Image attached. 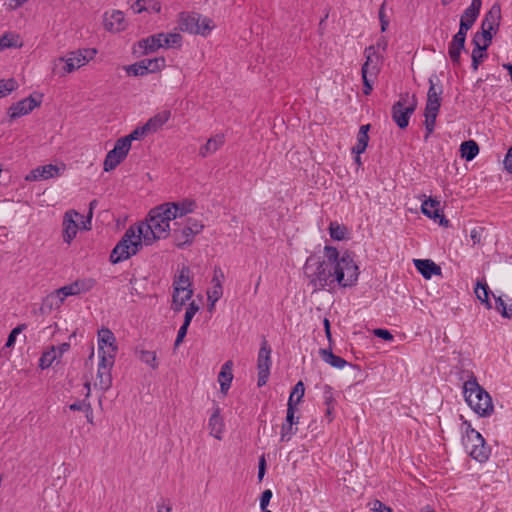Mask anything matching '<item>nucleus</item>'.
<instances>
[{"label":"nucleus","instance_id":"bb28decb","mask_svg":"<svg viewBox=\"0 0 512 512\" xmlns=\"http://www.w3.org/2000/svg\"><path fill=\"white\" fill-rule=\"evenodd\" d=\"M472 43L474 44V49L472 50L471 58L472 64L471 67L474 71L478 70L480 63L487 57V54L484 53L486 50L485 46H481L479 33H476L473 37Z\"/></svg>","mask_w":512,"mask_h":512},{"label":"nucleus","instance_id":"f704fd0d","mask_svg":"<svg viewBox=\"0 0 512 512\" xmlns=\"http://www.w3.org/2000/svg\"><path fill=\"white\" fill-rule=\"evenodd\" d=\"M66 298V296L62 295L59 288L50 293L49 295H47V297L44 300V305L47 306L49 309H58L64 303Z\"/></svg>","mask_w":512,"mask_h":512},{"label":"nucleus","instance_id":"864d4df0","mask_svg":"<svg viewBox=\"0 0 512 512\" xmlns=\"http://www.w3.org/2000/svg\"><path fill=\"white\" fill-rule=\"evenodd\" d=\"M323 399H324V404L326 407L335 408L336 399L334 398L333 389L331 386H329V385L324 386Z\"/></svg>","mask_w":512,"mask_h":512},{"label":"nucleus","instance_id":"c85d7f7f","mask_svg":"<svg viewBox=\"0 0 512 512\" xmlns=\"http://www.w3.org/2000/svg\"><path fill=\"white\" fill-rule=\"evenodd\" d=\"M171 117L170 110H162L158 112L156 115L151 117L145 125L147 126L150 133H154L158 131Z\"/></svg>","mask_w":512,"mask_h":512},{"label":"nucleus","instance_id":"8fccbe9b","mask_svg":"<svg viewBox=\"0 0 512 512\" xmlns=\"http://www.w3.org/2000/svg\"><path fill=\"white\" fill-rule=\"evenodd\" d=\"M478 18V15L464 11V13L461 16L460 19V27L461 30L468 31L473 24L475 23L476 19Z\"/></svg>","mask_w":512,"mask_h":512},{"label":"nucleus","instance_id":"bf43d9fd","mask_svg":"<svg viewBox=\"0 0 512 512\" xmlns=\"http://www.w3.org/2000/svg\"><path fill=\"white\" fill-rule=\"evenodd\" d=\"M69 409L72 411H83L85 413L90 412V403L85 399L82 401H77L69 405Z\"/></svg>","mask_w":512,"mask_h":512},{"label":"nucleus","instance_id":"69168bd1","mask_svg":"<svg viewBox=\"0 0 512 512\" xmlns=\"http://www.w3.org/2000/svg\"><path fill=\"white\" fill-rule=\"evenodd\" d=\"M147 12L159 13L161 11V3L158 0H145Z\"/></svg>","mask_w":512,"mask_h":512},{"label":"nucleus","instance_id":"f3484780","mask_svg":"<svg viewBox=\"0 0 512 512\" xmlns=\"http://www.w3.org/2000/svg\"><path fill=\"white\" fill-rule=\"evenodd\" d=\"M83 218L81 214L75 210H70L65 213L63 220V240L70 243L76 236L78 231L77 220Z\"/></svg>","mask_w":512,"mask_h":512},{"label":"nucleus","instance_id":"a211bd4d","mask_svg":"<svg viewBox=\"0 0 512 512\" xmlns=\"http://www.w3.org/2000/svg\"><path fill=\"white\" fill-rule=\"evenodd\" d=\"M295 405L287 404V415L286 420L281 426V441L286 442L297 432V428H293L294 425L298 424V417H295Z\"/></svg>","mask_w":512,"mask_h":512},{"label":"nucleus","instance_id":"cd10ccee","mask_svg":"<svg viewBox=\"0 0 512 512\" xmlns=\"http://www.w3.org/2000/svg\"><path fill=\"white\" fill-rule=\"evenodd\" d=\"M225 142V137L223 134H216L208 139L205 145L200 148L199 154L202 157H207L210 154L215 153L218 149H220Z\"/></svg>","mask_w":512,"mask_h":512},{"label":"nucleus","instance_id":"0eeeda50","mask_svg":"<svg viewBox=\"0 0 512 512\" xmlns=\"http://www.w3.org/2000/svg\"><path fill=\"white\" fill-rule=\"evenodd\" d=\"M174 226L172 230L174 244L181 249L190 246L195 236L201 233L204 228L202 222L195 218H187L181 224L175 222Z\"/></svg>","mask_w":512,"mask_h":512},{"label":"nucleus","instance_id":"b1692460","mask_svg":"<svg viewBox=\"0 0 512 512\" xmlns=\"http://www.w3.org/2000/svg\"><path fill=\"white\" fill-rule=\"evenodd\" d=\"M208 428L210 430V435L214 438L221 440L222 433L224 430V422L222 417L220 416V408L218 406L215 407L213 413L211 414L208 421Z\"/></svg>","mask_w":512,"mask_h":512},{"label":"nucleus","instance_id":"ea45409f","mask_svg":"<svg viewBox=\"0 0 512 512\" xmlns=\"http://www.w3.org/2000/svg\"><path fill=\"white\" fill-rule=\"evenodd\" d=\"M141 64L144 65L146 73H155L160 71L165 66V59L163 57L154 59H142Z\"/></svg>","mask_w":512,"mask_h":512},{"label":"nucleus","instance_id":"9b49d317","mask_svg":"<svg viewBox=\"0 0 512 512\" xmlns=\"http://www.w3.org/2000/svg\"><path fill=\"white\" fill-rule=\"evenodd\" d=\"M182 36L179 33H157L138 42L144 54H149L159 48H178L181 46Z\"/></svg>","mask_w":512,"mask_h":512},{"label":"nucleus","instance_id":"49530a36","mask_svg":"<svg viewBox=\"0 0 512 512\" xmlns=\"http://www.w3.org/2000/svg\"><path fill=\"white\" fill-rule=\"evenodd\" d=\"M464 48L465 47H461V45H457L456 43H454L452 41L449 43L448 55H449L452 63L455 66L460 65V55H461L462 50H464Z\"/></svg>","mask_w":512,"mask_h":512},{"label":"nucleus","instance_id":"20e7f679","mask_svg":"<svg viewBox=\"0 0 512 512\" xmlns=\"http://www.w3.org/2000/svg\"><path fill=\"white\" fill-rule=\"evenodd\" d=\"M143 236L136 226H130L110 254V261L117 264L135 255L143 246Z\"/></svg>","mask_w":512,"mask_h":512},{"label":"nucleus","instance_id":"a19ab883","mask_svg":"<svg viewBox=\"0 0 512 512\" xmlns=\"http://www.w3.org/2000/svg\"><path fill=\"white\" fill-rule=\"evenodd\" d=\"M329 234L332 239L341 241L346 238L347 228L336 221L331 222L329 225Z\"/></svg>","mask_w":512,"mask_h":512},{"label":"nucleus","instance_id":"37998d69","mask_svg":"<svg viewBox=\"0 0 512 512\" xmlns=\"http://www.w3.org/2000/svg\"><path fill=\"white\" fill-rule=\"evenodd\" d=\"M439 111H432V110H426L425 109V129H426V135L425 140L428 139V137L431 135V133L434 130L436 118Z\"/></svg>","mask_w":512,"mask_h":512},{"label":"nucleus","instance_id":"6e6d98bb","mask_svg":"<svg viewBox=\"0 0 512 512\" xmlns=\"http://www.w3.org/2000/svg\"><path fill=\"white\" fill-rule=\"evenodd\" d=\"M25 328H26L25 324H20L17 327H15L8 335L5 346L8 348L13 347L15 344L17 335L20 334Z\"/></svg>","mask_w":512,"mask_h":512},{"label":"nucleus","instance_id":"f03ea898","mask_svg":"<svg viewBox=\"0 0 512 512\" xmlns=\"http://www.w3.org/2000/svg\"><path fill=\"white\" fill-rule=\"evenodd\" d=\"M175 219L167 203L152 208L145 222L139 223L136 227L143 236L145 245H151L159 239H166L171 232L170 222Z\"/></svg>","mask_w":512,"mask_h":512},{"label":"nucleus","instance_id":"f8f14e48","mask_svg":"<svg viewBox=\"0 0 512 512\" xmlns=\"http://www.w3.org/2000/svg\"><path fill=\"white\" fill-rule=\"evenodd\" d=\"M97 54L95 48L78 49L66 54L64 57L58 58L59 63H64L63 72L72 73L80 67L86 65Z\"/></svg>","mask_w":512,"mask_h":512},{"label":"nucleus","instance_id":"0e129e2a","mask_svg":"<svg viewBox=\"0 0 512 512\" xmlns=\"http://www.w3.org/2000/svg\"><path fill=\"white\" fill-rule=\"evenodd\" d=\"M97 205V201L96 200H92L89 204V212H88V215H87V218L85 221H82V224H83V229L85 230H89L90 229V226H91V219H92V216H93V209L96 207Z\"/></svg>","mask_w":512,"mask_h":512},{"label":"nucleus","instance_id":"5fc2aeb1","mask_svg":"<svg viewBox=\"0 0 512 512\" xmlns=\"http://www.w3.org/2000/svg\"><path fill=\"white\" fill-rule=\"evenodd\" d=\"M126 71L129 75L133 76H143L147 74L144 65L141 64V60L126 67Z\"/></svg>","mask_w":512,"mask_h":512},{"label":"nucleus","instance_id":"603ef678","mask_svg":"<svg viewBox=\"0 0 512 512\" xmlns=\"http://www.w3.org/2000/svg\"><path fill=\"white\" fill-rule=\"evenodd\" d=\"M379 71H380V67H379V65H376V64H373L369 67L362 66V69H361L362 79L369 78L371 80H375L377 78V75L379 74Z\"/></svg>","mask_w":512,"mask_h":512},{"label":"nucleus","instance_id":"4c0bfd02","mask_svg":"<svg viewBox=\"0 0 512 512\" xmlns=\"http://www.w3.org/2000/svg\"><path fill=\"white\" fill-rule=\"evenodd\" d=\"M98 354H99V358H100L99 364H98V369L111 371V369L114 365L116 352L108 353L107 351H99L98 350Z\"/></svg>","mask_w":512,"mask_h":512},{"label":"nucleus","instance_id":"774afa93","mask_svg":"<svg viewBox=\"0 0 512 512\" xmlns=\"http://www.w3.org/2000/svg\"><path fill=\"white\" fill-rule=\"evenodd\" d=\"M466 34V30H461V28H459V31L453 36L452 42L457 45H461V47H465Z\"/></svg>","mask_w":512,"mask_h":512},{"label":"nucleus","instance_id":"c9c22d12","mask_svg":"<svg viewBox=\"0 0 512 512\" xmlns=\"http://www.w3.org/2000/svg\"><path fill=\"white\" fill-rule=\"evenodd\" d=\"M136 354L143 363L147 364L152 369H156L158 367L157 356L155 351L137 348Z\"/></svg>","mask_w":512,"mask_h":512},{"label":"nucleus","instance_id":"79ce46f5","mask_svg":"<svg viewBox=\"0 0 512 512\" xmlns=\"http://www.w3.org/2000/svg\"><path fill=\"white\" fill-rule=\"evenodd\" d=\"M57 357L56 347L51 346L49 350L42 353L39 359V366L42 369L49 368Z\"/></svg>","mask_w":512,"mask_h":512},{"label":"nucleus","instance_id":"4d7b16f0","mask_svg":"<svg viewBox=\"0 0 512 512\" xmlns=\"http://www.w3.org/2000/svg\"><path fill=\"white\" fill-rule=\"evenodd\" d=\"M198 310H199V306L194 301L189 303L188 307L186 308L183 323L190 325L193 317L195 316V314L197 313Z\"/></svg>","mask_w":512,"mask_h":512},{"label":"nucleus","instance_id":"e433bc0d","mask_svg":"<svg viewBox=\"0 0 512 512\" xmlns=\"http://www.w3.org/2000/svg\"><path fill=\"white\" fill-rule=\"evenodd\" d=\"M439 202L429 199L425 200L422 204L421 210L424 215L428 216L429 218H432L434 220H437L438 217H440V211H439Z\"/></svg>","mask_w":512,"mask_h":512},{"label":"nucleus","instance_id":"dca6fc26","mask_svg":"<svg viewBox=\"0 0 512 512\" xmlns=\"http://www.w3.org/2000/svg\"><path fill=\"white\" fill-rule=\"evenodd\" d=\"M95 284L96 282L92 278L77 279L68 285L60 287V291L66 297L76 296L90 291Z\"/></svg>","mask_w":512,"mask_h":512},{"label":"nucleus","instance_id":"338daca9","mask_svg":"<svg viewBox=\"0 0 512 512\" xmlns=\"http://www.w3.org/2000/svg\"><path fill=\"white\" fill-rule=\"evenodd\" d=\"M379 20L381 23V31L385 32L389 25V20L387 19L385 14V3H383L379 9Z\"/></svg>","mask_w":512,"mask_h":512},{"label":"nucleus","instance_id":"680f3d73","mask_svg":"<svg viewBox=\"0 0 512 512\" xmlns=\"http://www.w3.org/2000/svg\"><path fill=\"white\" fill-rule=\"evenodd\" d=\"M272 491L270 489H266L262 492V495L260 497V508L261 510H265L267 506L270 503V500L272 498Z\"/></svg>","mask_w":512,"mask_h":512},{"label":"nucleus","instance_id":"09e8293b","mask_svg":"<svg viewBox=\"0 0 512 512\" xmlns=\"http://www.w3.org/2000/svg\"><path fill=\"white\" fill-rule=\"evenodd\" d=\"M222 285L214 284L211 290L207 292V298L210 302V310L214 307L215 303L222 297Z\"/></svg>","mask_w":512,"mask_h":512},{"label":"nucleus","instance_id":"393cba45","mask_svg":"<svg viewBox=\"0 0 512 512\" xmlns=\"http://www.w3.org/2000/svg\"><path fill=\"white\" fill-rule=\"evenodd\" d=\"M415 267L426 279L431 278L432 275H440L441 268L429 259L414 260Z\"/></svg>","mask_w":512,"mask_h":512},{"label":"nucleus","instance_id":"13d9d810","mask_svg":"<svg viewBox=\"0 0 512 512\" xmlns=\"http://www.w3.org/2000/svg\"><path fill=\"white\" fill-rule=\"evenodd\" d=\"M481 29H482V33H481V35H479L480 43H481V46H485V48L487 49L488 46L491 44L493 34H495V33L493 30H488L487 28H481Z\"/></svg>","mask_w":512,"mask_h":512},{"label":"nucleus","instance_id":"de8ad7c7","mask_svg":"<svg viewBox=\"0 0 512 512\" xmlns=\"http://www.w3.org/2000/svg\"><path fill=\"white\" fill-rule=\"evenodd\" d=\"M149 133H150V131L148 130L147 126L144 124L143 126L137 127L136 129H134L129 135H127L125 137H121V138L128 140L129 148L131 149V143L133 140H139Z\"/></svg>","mask_w":512,"mask_h":512},{"label":"nucleus","instance_id":"473e14b6","mask_svg":"<svg viewBox=\"0 0 512 512\" xmlns=\"http://www.w3.org/2000/svg\"><path fill=\"white\" fill-rule=\"evenodd\" d=\"M23 43L20 36L14 32H6L0 36V50L6 48H20Z\"/></svg>","mask_w":512,"mask_h":512},{"label":"nucleus","instance_id":"7c9ffc66","mask_svg":"<svg viewBox=\"0 0 512 512\" xmlns=\"http://www.w3.org/2000/svg\"><path fill=\"white\" fill-rule=\"evenodd\" d=\"M319 354L325 363L334 368L342 369L348 364L344 358L333 354L330 349H320Z\"/></svg>","mask_w":512,"mask_h":512},{"label":"nucleus","instance_id":"4be33fe9","mask_svg":"<svg viewBox=\"0 0 512 512\" xmlns=\"http://www.w3.org/2000/svg\"><path fill=\"white\" fill-rule=\"evenodd\" d=\"M501 20V6L498 3H494L489 11L485 14L481 24V28H487L497 32Z\"/></svg>","mask_w":512,"mask_h":512},{"label":"nucleus","instance_id":"6e6552de","mask_svg":"<svg viewBox=\"0 0 512 512\" xmlns=\"http://www.w3.org/2000/svg\"><path fill=\"white\" fill-rule=\"evenodd\" d=\"M178 27L182 32L207 36L214 25L210 18L198 13L181 12L178 17Z\"/></svg>","mask_w":512,"mask_h":512},{"label":"nucleus","instance_id":"4468645a","mask_svg":"<svg viewBox=\"0 0 512 512\" xmlns=\"http://www.w3.org/2000/svg\"><path fill=\"white\" fill-rule=\"evenodd\" d=\"M130 151L128 140L119 138L112 150H110L104 160V171L115 169L127 156Z\"/></svg>","mask_w":512,"mask_h":512},{"label":"nucleus","instance_id":"58836bf2","mask_svg":"<svg viewBox=\"0 0 512 512\" xmlns=\"http://www.w3.org/2000/svg\"><path fill=\"white\" fill-rule=\"evenodd\" d=\"M112 385L111 371L99 370L97 371V381L95 386H98L102 391H107Z\"/></svg>","mask_w":512,"mask_h":512},{"label":"nucleus","instance_id":"052dcab7","mask_svg":"<svg viewBox=\"0 0 512 512\" xmlns=\"http://www.w3.org/2000/svg\"><path fill=\"white\" fill-rule=\"evenodd\" d=\"M371 510L374 512H393V510L386 506L383 502L380 500H374L370 503Z\"/></svg>","mask_w":512,"mask_h":512},{"label":"nucleus","instance_id":"3c124183","mask_svg":"<svg viewBox=\"0 0 512 512\" xmlns=\"http://www.w3.org/2000/svg\"><path fill=\"white\" fill-rule=\"evenodd\" d=\"M18 84L14 79L0 80V98L5 97L17 88Z\"/></svg>","mask_w":512,"mask_h":512},{"label":"nucleus","instance_id":"6ab92c4d","mask_svg":"<svg viewBox=\"0 0 512 512\" xmlns=\"http://www.w3.org/2000/svg\"><path fill=\"white\" fill-rule=\"evenodd\" d=\"M40 104L39 101H37L32 96H29L25 99H22L18 101L17 103L13 104L9 108V116L12 119L19 118L23 115H26L30 113L35 107H37Z\"/></svg>","mask_w":512,"mask_h":512},{"label":"nucleus","instance_id":"1a4fd4ad","mask_svg":"<svg viewBox=\"0 0 512 512\" xmlns=\"http://www.w3.org/2000/svg\"><path fill=\"white\" fill-rule=\"evenodd\" d=\"M463 445L469 455L478 462H486L491 449L486 445L482 435L468 424L466 434L463 437Z\"/></svg>","mask_w":512,"mask_h":512},{"label":"nucleus","instance_id":"ddd939ff","mask_svg":"<svg viewBox=\"0 0 512 512\" xmlns=\"http://www.w3.org/2000/svg\"><path fill=\"white\" fill-rule=\"evenodd\" d=\"M271 348L266 339H263L258 352L257 368H258V386L265 385L270 375Z\"/></svg>","mask_w":512,"mask_h":512},{"label":"nucleus","instance_id":"7ed1b4c3","mask_svg":"<svg viewBox=\"0 0 512 512\" xmlns=\"http://www.w3.org/2000/svg\"><path fill=\"white\" fill-rule=\"evenodd\" d=\"M463 394L469 407L481 417L490 416L494 410L492 399L471 373L463 384Z\"/></svg>","mask_w":512,"mask_h":512},{"label":"nucleus","instance_id":"9d476101","mask_svg":"<svg viewBox=\"0 0 512 512\" xmlns=\"http://www.w3.org/2000/svg\"><path fill=\"white\" fill-rule=\"evenodd\" d=\"M416 108L417 98L415 95H410L408 92L400 94L399 100L393 104L391 109L393 121L400 129H405Z\"/></svg>","mask_w":512,"mask_h":512},{"label":"nucleus","instance_id":"412c9836","mask_svg":"<svg viewBox=\"0 0 512 512\" xmlns=\"http://www.w3.org/2000/svg\"><path fill=\"white\" fill-rule=\"evenodd\" d=\"M116 338L108 328H101L98 331V350L108 353L117 352Z\"/></svg>","mask_w":512,"mask_h":512},{"label":"nucleus","instance_id":"2f4dec72","mask_svg":"<svg viewBox=\"0 0 512 512\" xmlns=\"http://www.w3.org/2000/svg\"><path fill=\"white\" fill-rule=\"evenodd\" d=\"M369 128H370L369 124L362 125L360 127L358 135H357V143L352 148L353 153L360 155L361 153H363L366 150L368 141H369V136H368Z\"/></svg>","mask_w":512,"mask_h":512},{"label":"nucleus","instance_id":"a18cd8bd","mask_svg":"<svg viewBox=\"0 0 512 512\" xmlns=\"http://www.w3.org/2000/svg\"><path fill=\"white\" fill-rule=\"evenodd\" d=\"M365 55V62L362 66H371L373 64L379 65L381 57L376 52V47L374 45H371L364 50Z\"/></svg>","mask_w":512,"mask_h":512},{"label":"nucleus","instance_id":"39448f33","mask_svg":"<svg viewBox=\"0 0 512 512\" xmlns=\"http://www.w3.org/2000/svg\"><path fill=\"white\" fill-rule=\"evenodd\" d=\"M190 269L183 266L173 279V295L171 308L175 312H180L187 301L193 296L191 288Z\"/></svg>","mask_w":512,"mask_h":512},{"label":"nucleus","instance_id":"f257e3e1","mask_svg":"<svg viewBox=\"0 0 512 512\" xmlns=\"http://www.w3.org/2000/svg\"><path fill=\"white\" fill-rule=\"evenodd\" d=\"M304 274L314 290L325 288L352 287L359 277V268L349 252L340 256L336 247H324V259L310 255L304 265Z\"/></svg>","mask_w":512,"mask_h":512},{"label":"nucleus","instance_id":"c03bdc74","mask_svg":"<svg viewBox=\"0 0 512 512\" xmlns=\"http://www.w3.org/2000/svg\"><path fill=\"white\" fill-rule=\"evenodd\" d=\"M305 393V387L302 381L295 384L292 392L289 396L288 404H294L295 406L301 401Z\"/></svg>","mask_w":512,"mask_h":512},{"label":"nucleus","instance_id":"5701e85b","mask_svg":"<svg viewBox=\"0 0 512 512\" xmlns=\"http://www.w3.org/2000/svg\"><path fill=\"white\" fill-rule=\"evenodd\" d=\"M443 93V89L441 86H436L433 81V78H429V89L427 93V103L426 110L439 111L441 106V95Z\"/></svg>","mask_w":512,"mask_h":512},{"label":"nucleus","instance_id":"e2e57ef3","mask_svg":"<svg viewBox=\"0 0 512 512\" xmlns=\"http://www.w3.org/2000/svg\"><path fill=\"white\" fill-rule=\"evenodd\" d=\"M189 324L183 323L181 327L178 330L177 337L174 343L175 348L178 347L185 338L187 331H188Z\"/></svg>","mask_w":512,"mask_h":512},{"label":"nucleus","instance_id":"423d86ee","mask_svg":"<svg viewBox=\"0 0 512 512\" xmlns=\"http://www.w3.org/2000/svg\"><path fill=\"white\" fill-rule=\"evenodd\" d=\"M474 293L476 298L486 309L490 310L494 308L503 318H511L509 305H507L506 301L503 299V295L496 296L493 294L485 280L477 281Z\"/></svg>","mask_w":512,"mask_h":512},{"label":"nucleus","instance_id":"2eb2a0df","mask_svg":"<svg viewBox=\"0 0 512 512\" xmlns=\"http://www.w3.org/2000/svg\"><path fill=\"white\" fill-rule=\"evenodd\" d=\"M66 166L47 164L33 169L26 177V181H40L58 177L64 173Z\"/></svg>","mask_w":512,"mask_h":512},{"label":"nucleus","instance_id":"a878e982","mask_svg":"<svg viewBox=\"0 0 512 512\" xmlns=\"http://www.w3.org/2000/svg\"><path fill=\"white\" fill-rule=\"evenodd\" d=\"M233 362L231 360L226 361L222 367L221 371L218 375V382L220 384L221 392L226 394L231 386V382L233 380L232 374Z\"/></svg>","mask_w":512,"mask_h":512},{"label":"nucleus","instance_id":"72a5a7b5","mask_svg":"<svg viewBox=\"0 0 512 512\" xmlns=\"http://www.w3.org/2000/svg\"><path fill=\"white\" fill-rule=\"evenodd\" d=\"M460 152L462 158L466 159L467 161H471L479 153V146L473 140L464 141L460 146Z\"/></svg>","mask_w":512,"mask_h":512},{"label":"nucleus","instance_id":"aec40b11","mask_svg":"<svg viewBox=\"0 0 512 512\" xmlns=\"http://www.w3.org/2000/svg\"><path fill=\"white\" fill-rule=\"evenodd\" d=\"M104 26L108 31L120 32L126 27L124 13L120 10H113L110 14L105 13Z\"/></svg>","mask_w":512,"mask_h":512},{"label":"nucleus","instance_id":"c756f323","mask_svg":"<svg viewBox=\"0 0 512 512\" xmlns=\"http://www.w3.org/2000/svg\"><path fill=\"white\" fill-rule=\"evenodd\" d=\"M167 205L171 212L175 214V219L184 217L195 208V203L187 200L182 202H167Z\"/></svg>","mask_w":512,"mask_h":512}]
</instances>
